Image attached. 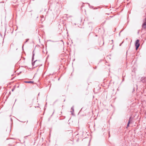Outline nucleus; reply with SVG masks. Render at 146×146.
<instances>
[{
    "label": "nucleus",
    "instance_id": "obj_8",
    "mask_svg": "<svg viewBox=\"0 0 146 146\" xmlns=\"http://www.w3.org/2000/svg\"><path fill=\"white\" fill-rule=\"evenodd\" d=\"M28 40H29V39L27 40L26 41V42H27L28 41Z\"/></svg>",
    "mask_w": 146,
    "mask_h": 146
},
{
    "label": "nucleus",
    "instance_id": "obj_2",
    "mask_svg": "<svg viewBox=\"0 0 146 146\" xmlns=\"http://www.w3.org/2000/svg\"><path fill=\"white\" fill-rule=\"evenodd\" d=\"M142 28L145 29H146V18L145 19L144 23L142 25Z\"/></svg>",
    "mask_w": 146,
    "mask_h": 146
},
{
    "label": "nucleus",
    "instance_id": "obj_1",
    "mask_svg": "<svg viewBox=\"0 0 146 146\" xmlns=\"http://www.w3.org/2000/svg\"><path fill=\"white\" fill-rule=\"evenodd\" d=\"M139 39H137L135 43V46L136 47V50H137L139 47V46L140 44L139 43Z\"/></svg>",
    "mask_w": 146,
    "mask_h": 146
},
{
    "label": "nucleus",
    "instance_id": "obj_6",
    "mask_svg": "<svg viewBox=\"0 0 146 146\" xmlns=\"http://www.w3.org/2000/svg\"><path fill=\"white\" fill-rule=\"evenodd\" d=\"M33 56L32 58V60H33L34 59V54L33 53Z\"/></svg>",
    "mask_w": 146,
    "mask_h": 146
},
{
    "label": "nucleus",
    "instance_id": "obj_9",
    "mask_svg": "<svg viewBox=\"0 0 146 146\" xmlns=\"http://www.w3.org/2000/svg\"><path fill=\"white\" fill-rule=\"evenodd\" d=\"M12 91H13V89H12Z\"/></svg>",
    "mask_w": 146,
    "mask_h": 146
},
{
    "label": "nucleus",
    "instance_id": "obj_4",
    "mask_svg": "<svg viewBox=\"0 0 146 146\" xmlns=\"http://www.w3.org/2000/svg\"><path fill=\"white\" fill-rule=\"evenodd\" d=\"M131 117H130V118H129V120L128 121V123L127 124V127H128L129 126V124L130 123V120H131Z\"/></svg>",
    "mask_w": 146,
    "mask_h": 146
},
{
    "label": "nucleus",
    "instance_id": "obj_7",
    "mask_svg": "<svg viewBox=\"0 0 146 146\" xmlns=\"http://www.w3.org/2000/svg\"><path fill=\"white\" fill-rule=\"evenodd\" d=\"M36 60L34 61V62L32 63V64L33 66H34V63L36 61Z\"/></svg>",
    "mask_w": 146,
    "mask_h": 146
},
{
    "label": "nucleus",
    "instance_id": "obj_5",
    "mask_svg": "<svg viewBox=\"0 0 146 146\" xmlns=\"http://www.w3.org/2000/svg\"><path fill=\"white\" fill-rule=\"evenodd\" d=\"M25 83H33V82L31 81H25Z\"/></svg>",
    "mask_w": 146,
    "mask_h": 146
},
{
    "label": "nucleus",
    "instance_id": "obj_3",
    "mask_svg": "<svg viewBox=\"0 0 146 146\" xmlns=\"http://www.w3.org/2000/svg\"><path fill=\"white\" fill-rule=\"evenodd\" d=\"M71 110H72V111H70V112L72 113V114H73V113L74 111V107H73V106H72L71 108Z\"/></svg>",
    "mask_w": 146,
    "mask_h": 146
}]
</instances>
